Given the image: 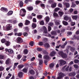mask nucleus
I'll return each mask as SVG.
<instances>
[{
  "instance_id": "1",
  "label": "nucleus",
  "mask_w": 79,
  "mask_h": 79,
  "mask_svg": "<svg viewBox=\"0 0 79 79\" xmlns=\"http://www.w3.org/2000/svg\"><path fill=\"white\" fill-rule=\"evenodd\" d=\"M5 26H3V28L4 30L6 31H10L12 29V24H8L6 26V29H4Z\"/></svg>"
},
{
  "instance_id": "2",
  "label": "nucleus",
  "mask_w": 79,
  "mask_h": 79,
  "mask_svg": "<svg viewBox=\"0 0 79 79\" xmlns=\"http://www.w3.org/2000/svg\"><path fill=\"white\" fill-rule=\"evenodd\" d=\"M26 10L24 9H22L20 11V15H21L22 17H24L26 15Z\"/></svg>"
},
{
  "instance_id": "3",
  "label": "nucleus",
  "mask_w": 79,
  "mask_h": 79,
  "mask_svg": "<svg viewBox=\"0 0 79 79\" xmlns=\"http://www.w3.org/2000/svg\"><path fill=\"white\" fill-rule=\"evenodd\" d=\"M58 75L59 76L57 77L56 79H61V78H63L64 76V74L62 72L59 73Z\"/></svg>"
},
{
  "instance_id": "4",
  "label": "nucleus",
  "mask_w": 79,
  "mask_h": 79,
  "mask_svg": "<svg viewBox=\"0 0 79 79\" xmlns=\"http://www.w3.org/2000/svg\"><path fill=\"white\" fill-rule=\"evenodd\" d=\"M16 41L17 43H18V44H21V43L23 42V39L21 37H19L17 38Z\"/></svg>"
},
{
  "instance_id": "5",
  "label": "nucleus",
  "mask_w": 79,
  "mask_h": 79,
  "mask_svg": "<svg viewBox=\"0 0 79 79\" xmlns=\"http://www.w3.org/2000/svg\"><path fill=\"white\" fill-rule=\"evenodd\" d=\"M59 61L60 65H64L66 64V62L62 60H59Z\"/></svg>"
},
{
  "instance_id": "6",
  "label": "nucleus",
  "mask_w": 79,
  "mask_h": 79,
  "mask_svg": "<svg viewBox=\"0 0 79 79\" xmlns=\"http://www.w3.org/2000/svg\"><path fill=\"white\" fill-rule=\"evenodd\" d=\"M11 59L8 58L6 61V64H10V63H11Z\"/></svg>"
},
{
  "instance_id": "7",
  "label": "nucleus",
  "mask_w": 79,
  "mask_h": 79,
  "mask_svg": "<svg viewBox=\"0 0 79 79\" xmlns=\"http://www.w3.org/2000/svg\"><path fill=\"white\" fill-rule=\"evenodd\" d=\"M1 11H3V12H5L6 11H8V9L7 8H5V7H2L1 8Z\"/></svg>"
},
{
  "instance_id": "8",
  "label": "nucleus",
  "mask_w": 79,
  "mask_h": 79,
  "mask_svg": "<svg viewBox=\"0 0 79 79\" xmlns=\"http://www.w3.org/2000/svg\"><path fill=\"white\" fill-rule=\"evenodd\" d=\"M72 40H79V36H77L76 35H74L72 39Z\"/></svg>"
},
{
  "instance_id": "9",
  "label": "nucleus",
  "mask_w": 79,
  "mask_h": 79,
  "mask_svg": "<svg viewBox=\"0 0 79 79\" xmlns=\"http://www.w3.org/2000/svg\"><path fill=\"white\" fill-rule=\"evenodd\" d=\"M69 76H76V73L74 72H73L69 73Z\"/></svg>"
},
{
  "instance_id": "10",
  "label": "nucleus",
  "mask_w": 79,
  "mask_h": 79,
  "mask_svg": "<svg viewBox=\"0 0 79 79\" xmlns=\"http://www.w3.org/2000/svg\"><path fill=\"white\" fill-rule=\"evenodd\" d=\"M55 54H56V52L52 51L50 53V55L51 56H53L55 55Z\"/></svg>"
},
{
  "instance_id": "11",
  "label": "nucleus",
  "mask_w": 79,
  "mask_h": 79,
  "mask_svg": "<svg viewBox=\"0 0 79 79\" xmlns=\"http://www.w3.org/2000/svg\"><path fill=\"white\" fill-rule=\"evenodd\" d=\"M10 44H11V43H10V41H7L5 43V45H6V46L8 47V46H10Z\"/></svg>"
},
{
  "instance_id": "12",
  "label": "nucleus",
  "mask_w": 79,
  "mask_h": 79,
  "mask_svg": "<svg viewBox=\"0 0 79 79\" xmlns=\"http://www.w3.org/2000/svg\"><path fill=\"white\" fill-rule=\"evenodd\" d=\"M23 74H24L22 72H20L18 74V76L19 77H23Z\"/></svg>"
},
{
  "instance_id": "13",
  "label": "nucleus",
  "mask_w": 79,
  "mask_h": 79,
  "mask_svg": "<svg viewBox=\"0 0 79 79\" xmlns=\"http://www.w3.org/2000/svg\"><path fill=\"white\" fill-rule=\"evenodd\" d=\"M29 73L31 74H32V75H34V74H35V71H34L33 70H30Z\"/></svg>"
},
{
  "instance_id": "14",
  "label": "nucleus",
  "mask_w": 79,
  "mask_h": 79,
  "mask_svg": "<svg viewBox=\"0 0 79 79\" xmlns=\"http://www.w3.org/2000/svg\"><path fill=\"white\" fill-rule=\"evenodd\" d=\"M44 46L46 48H49L50 47V45L48 43H45L44 45Z\"/></svg>"
},
{
  "instance_id": "15",
  "label": "nucleus",
  "mask_w": 79,
  "mask_h": 79,
  "mask_svg": "<svg viewBox=\"0 0 79 79\" xmlns=\"http://www.w3.org/2000/svg\"><path fill=\"white\" fill-rule=\"evenodd\" d=\"M27 9L28 11H32L33 10V7L32 6L27 7Z\"/></svg>"
},
{
  "instance_id": "16",
  "label": "nucleus",
  "mask_w": 79,
  "mask_h": 79,
  "mask_svg": "<svg viewBox=\"0 0 79 79\" xmlns=\"http://www.w3.org/2000/svg\"><path fill=\"white\" fill-rule=\"evenodd\" d=\"M62 23L64 24V26H67V25H68V22L65 21H63Z\"/></svg>"
},
{
  "instance_id": "17",
  "label": "nucleus",
  "mask_w": 79,
  "mask_h": 79,
  "mask_svg": "<svg viewBox=\"0 0 79 79\" xmlns=\"http://www.w3.org/2000/svg\"><path fill=\"white\" fill-rule=\"evenodd\" d=\"M8 52L9 53H10L11 54H12V53H13V50L11 49H8Z\"/></svg>"
},
{
  "instance_id": "18",
  "label": "nucleus",
  "mask_w": 79,
  "mask_h": 79,
  "mask_svg": "<svg viewBox=\"0 0 79 79\" xmlns=\"http://www.w3.org/2000/svg\"><path fill=\"white\" fill-rule=\"evenodd\" d=\"M30 24V21L28 20H26L25 22V25H29Z\"/></svg>"
},
{
  "instance_id": "19",
  "label": "nucleus",
  "mask_w": 79,
  "mask_h": 79,
  "mask_svg": "<svg viewBox=\"0 0 79 79\" xmlns=\"http://www.w3.org/2000/svg\"><path fill=\"white\" fill-rule=\"evenodd\" d=\"M45 20L48 23V22H49V21H50V18L49 17L47 16L45 17Z\"/></svg>"
},
{
  "instance_id": "20",
  "label": "nucleus",
  "mask_w": 79,
  "mask_h": 79,
  "mask_svg": "<svg viewBox=\"0 0 79 79\" xmlns=\"http://www.w3.org/2000/svg\"><path fill=\"white\" fill-rule=\"evenodd\" d=\"M51 34L53 35H56V32L55 31H52L51 32Z\"/></svg>"
},
{
  "instance_id": "21",
  "label": "nucleus",
  "mask_w": 79,
  "mask_h": 79,
  "mask_svg": "<svg viewBox=\"0 0 79 79\" xmlns=\"http://www.w3.org/2000/svg\"><path fill=\"white\" fill-rule=\"evenodd\" d=\"M64 20L65 21H68L69 19V18L67 16H66L64 18Z\"/></svg>"
},
{
  "instance_id": "22",
  "label": "nucleus",
  "mask_w": 79,
  "mask_h": 79,
  "mask_svg": "<svg viewBox=\"0 0 79 79\" xmlns=\"http://www.w3.org/2000/svg\"><path fill=\"white\" fill-rule=\"evenodd\" d=\"M37 26V25L35 23H32L31 26L33 27V28H35L36 27V26Z\"/></svg>"
},
{
  "instance_id": "23",
  "label": "nucleus",
  "mask_w": 79,
  "mask_h": 79,
  "mask_svg": "<svg viewBox=\"0 0 79 79\" xmlns=\"http://www.w3.org/2000/svg\"><path fill=\"white\" fill-rule=\"evenodd\" d=\"M44 58L45 60H48L50 57L48 55H45L44 56Z\"/></svg>"
},
{
  "instance_id": "24",
  "label": "nucleus",
  "mask_w": 79,
  "mask_h": 79,
  "mask_svg": "<svg viewBox=\"0 0 79 79\" xmlns=\"http://www.w3.org/2000/svg\"><path fill=\"white\" fill-rule=\"evenodd\" d=\"M67 44V42H65L64 44H63L61 46V48H64V47H65V46H66Z\"/></svg>"
},
{
  "instance_id": "25",
  "label": "nucleus",
  "mask_w": 79,
  "mask_h": 79,
  "mask_svg": "<svg viewBox=\"0 0 79 79\" xmlns=\"http://www.w3.org/2000/svg\"><path fill=\"white\" fill-rule=\"evenodd\" d=\"M62 57L63 58H67V55L66 54H64L63 53V55L62 56Z\"/></svg>"
},
{
  "instance_id": "26",
  "label": "nucleus",
  "mask_w": 79,
  "mask_h": 79,
  "mask_svg": "<svg viewBox=\"0 0 79 79\" xmlns=\"http://www.w3.org/2000/svg\"><path fill=\"white\" fill-rule=\"evenodd\" d=\"M64 5H65V6H66V7L67 8H69V7L70 6V5H69V3H64Z\"/></svg>"
},
{
  "instance_id": "27",
  "label": "nucleus",
  "mask_w": 79,
  "mask_h": 79,
  "mask_svg": "<svg viewBox=\"0 0 79 79\" xmlns=\"http://www.w3.org/2000/svg\"><path fill=\"white\" fill-rule=\"evenodd\" d=\"M63 53H64V52H63L62 51H59L58 52V54L59 55H60V56H63Z\"/></svg>"
},
{
  "instance_id": "28",
  "label": "nucleus",
  "mask_w": 79,
  "mask_h": 79,
  "mask_svg": "<svg viewBox=\"0 0 79 79\" xmlns=\"http://www.w3.org/2000/svg\"><path fill=\"white\" fill-rule=\"evenodd\" d=\"M13 11L11 10H10L8 13L7 15H11L13 14Z\"/></svg>"
},
{
  "instance_id": "29",
  "label": "nucleus",
  "mask_w": 79,
  "mask_h": 79,
  "mask_svg": "<svg viewBox=\"0 0 79 79\" xmlns=\"http://www.w3.org/2000/svg\"><path fill=\"white\" fill-rule=\"evenodd\" d=\"M24 67V65H23L20 64L18 66V68L19 69H21V68H23Z\"/></svg>"
},
{
  "instance_id": "30",
  "label": "nucleus",
  "mask_w": 79,
  "mask_h": 79,
  "mask_svg": "<svg viewBox=\"0 0 79 79\" xmlns=\"http://www.w3.org/2000/svg\"><path fill=\"white\" fill-rule=\"evenodd\" d=\"M58 13H59V15H60V17L62 16H63V14H64V13H63V12H61V11L59 12Z\"/></svg>"
},
{
  "instance_id": "31",
  "label": "nucleus",
  "mask_w": 79,
  "mask_h": 79,
  "mask_svg": "<svg viewBox=\"0 0 79 79\" xmlns=\"http://www.w3.org/2000/svg\"><path fill=\"white\" fill-rule=\"evenodd\" d=\"M37 18L41 19L42 18V15H38L37 16Z\"/></svg>"
},
{
  "instance_id": "32",
  "label": "nucleus",
  "mask_w": 79,
  "mask_h": 79,
  "mask_svg": "<svg viewBox=\"0 0 79 79\" xmlns=\"http://www.w3.org/2000/svg\"><path fill=\"white\" fill-rule=\"evenodd\" d=\"M70 50H71V52H75L76 50L75 48H73V47H71Z\"/></svg>"
},
{
  "instance_id": "33",
  "label": "nucleus",
  "mask_w": 79,
  "mask_h": 79,
  "mask_svg": "<svg viewBox=\"0 0 79 79\" xmlns=\"http://www.w3.org/2000/svg\"><path fill=\"white\" fill-rule=\"evenodd\" d=\"M40 5L41 7H42V8L43 9H44L45 8V4L44 3H41L40 4Z\"/></svg>"
},
{
  "instance_id": "34",
  "label": "nucleus",
  "mask_w": 79,
  "mask_h": 79,
  "mask_svg": "<svg viewBox=\"0 0 79 79\" xmlns=\"http://www.w3.org/2000/svg\"><path fill=\"white\" fill-rule=\"evenodd\" d=\"M56 6V3H55L54 4H52L51 6L52 8H55Z\"/></svg>"
},
{
  "instance_id": "35",
  "label": "nucleus",
  "mask_w": 79,
  "mask_h": 79,
  "mask_svg": "<svg viewBox=\"0 0 79 79\" xmlns=\"http://www.w3.org/2000/svg\"><path fill=\"white\" fill-rule=\"evenodd\" d=\"M4 69H5V68H4V67L2 66H0V71H2L4 70Z\"/></svg>"
},
{
  "instance_id": "36",
  "label": "nucleus",
  "mask_w": 79,
  "mask_h": 79,
  "mask_svg": "<svg viewBox=\"0 0 79 79\" xmlns=\"http://www.w3.org/2000/svg\"><path fill=\"white\" fill-rule=\"evenodd\" d=\"M79 60H78V59H75L74 60V63H75L76 64H77V63H79Z\"/></svg>"
},
{
  "instance_id": "37",
  "label": "nucleus",
  "mask_w": 79,
  "mask_h": 79,
  "mask_svg": "<svg viewBox=\"0 0 79 79\" xmlns=\"http://www.w3.org/2000/svg\"><path fill=\"white\" fill-rule=\"evenodd\" d=\"M14 35V33H13V32H11L10 33L7 34V35L8 36H11V35Z\"/></svg>"
},
{
  "instance_id": "38",
  "label": "nucleus",
  "mask_w": 79,
  "mask_h": 79,
  "mask_svg": "<svg viewBox=\"0 0 79 79\" xmlns=\"http://www.w3.org/2000/svg\"><path fill=\"white\" fill-rule=\"evenodd\" d=\"M1 42L2 43V44H3L4 43H5L6 41V40L5 39H2L1 40Z\"/></svg>"
},
{
  "instance_id": "39",
  "label": "nucleus",
  "mask_w": 79,
  "mask_h": 79,
  "mask_svg": "<svg viewBox=\"0 0 79 79\" xmlns=\"http://www.w3.org/2000/svg\"><path fill=\"white\" fill-rule=\"evenodd\" d=\"M72 18L74 19H77V15L72 16Z\"/></svg>"
},
{
  "instance_id": "40",
  "label": "nucleus",
  "mask_w": 79,
  "mask_h": 79,
  "mask_svg": "<svg viewBox=\"0 0 79 79\" xmlns=\"http://www.w3.org/2000/svg\"><path fill=\"white\" fill-rule=\"evenodd\" d=\"M30 45H31V46H32L33 45H34V42L31 41L29 43Z\"/></svg>"
},
{
  "instance_id": "41",
  "label": "nucleus",
  "mask_w": 79,
  "mask_h": 79,
  "mask_svg": "<svg viewBox=\"0 0 79 79\" xmlns=\"http://www.w3.org/2000/svg\"><path fill=\"white\" fill-rule=\"evenodd\" d=\"M37 50L39 52H42V48H37Z\"/></svg>"
},
{
  "instance_id": "42",
  "label": "nucleus",
  "mask_w": 79,
  "mask_h": 79,
  "mask_svg": "<svg viewBox=\"0 0 79 79\" xmlns=\"http://www.w3.org/2000/svg\"><path fill=\"white\" fill-rule=\"evenodd\" d=\"M19 4H20V7H22L23 6V2L21 1L20 2Z\"/></svg>"
},
{
  "instance_id": "43",
  "label": "nucleus",
  "mask_w": 79,
  "mask_h": 79,
  "mask_svg": "<svg viewBox=\"0 0 79 79\" xmlns=\"http://www.w3.org/2000/svg\"><path fill=\"white\" fill-rule=\"evenodd\" d=\"M40 25H44V22L43 21H41L40 23Z\"/></svg>"
},
{
  "instance_id": "44",
  "label": "nucleus",
  "mask_w": 79,
  "mask_h": 79,
  "mask_svg": "<svg viewBox=\"0 0 79 79\" xmlns=\"http://www.w3.org/2000/svg\"><path fill=\"white\" fill-rule=\"evenodd\" d=\"M53 16H54V17H56V16H58V14L56 12H54L53 14Z\"/></svg>"
},
{
  "instance_id": "45",
  "label": "nucleus",
  "mask_w": 79,
  "mask_h": 79,
  "mask_svg": "<svg viewBox=\"0 0 79 79\" xmlns=\"http://www.w3.org/2000/svg\"><path fill=\"white\" fill-rule=\"evenodd\" d=\"M24 52L25 54H27V53H28V50L26 49H24Z\"/></svg>"
},
{
  "instance_id": "46",
  "label": "nucleus",
  "mask_w": 79,
  "mask_h": 79,
  "mask_svg": "<svg viewBox=\"0 0 79 79\" xmlns=\"http://www.w3.org/2000/svg\"><path fill=\"white\" fill-rule=\"evenodd\" d=\"M42 3V2L39 0H37L35 2L36 4H39V3Z\"/></svg>"
},
{
  "instance_id": "47",
  "label": "nucleus",
  "mask_w": 79,
  "mask_h": 79,
  "mask_svg": "<svg viewBox=\"0 0 79 79\" xmlns=\"http://www.w3.org/2000/svg\"><path fill=\"white\" fill-rule=\"evenodd\" d=\"M59 10H60V8L58 7L56 8H55L54 11H55V12H56V11H59Z\"/></svg>"
},
{
  "instance_id": "48",
  "label": "nucleus",
  "mask_w": 79,
  "mask_h": 79,
  "mask_svg": "<svg viewBox=\"0 0 79 79\" xmlns=\"http://www.w3.org/2000/svg\"><path fill=\"white\" fill-rule=\"evenodd\" d=\"M54 66V64H51L50 65V68H53Z\"/></svg>"
},
{
  "instance_id": "49",
  "label": "nucleus",
  "mask_w": 79,
  "mask_h": 79,
  "mask_svg": "<svg viewBox=\"0 0 79 79\" xmlns=\"http://www.w3.org/2000/svg\"><path fill=\"white\" fill-rule=\"evenodd\" d=\"M48 31H49V32H50V31L52 30V27L50 26H48Z\"/></svg>"
},
{
  "instance_id": "50",
  "label": "nucleus",
  "mask_w": 79,
  "mask_h": 79,
  "mask_svg": "<svg viewBox=\"0 0 79 79\" xmlns=\"http://www.w3.org/2000/svg\"><path fill=\"white\" fill-rule=\"evenodd\" d=\"M21 57H22V55H20V54H19L18 56H17V58H18V59H20V58H21Z\"/></svg>"
},
{
  "instance_id": "51",
  "label": "nucleus",
  "mask_w": 79,
  "mask_h": 79,
  "mask_svg": "<svg viewBox=\"0 0 79 79\" xmlns=\"http://www.w3.org/2000/svg\"><path fill=\"white\" fill-rule=\"evenodd\" d=\"M39 65H41V64H42V63H43V61H42V60H39Z\"/></svg>"
},
{
  "instance_id": "52",
  "label": "nucleus",
  "mask_w": 79,
  "mask_h": 79,
  "mask_svg": "<svg viewBox=\"0 0 79 79\" xmlns=\"http://www.w3.org/2000/svg\"><path fill=\"white\" fill-rule=\"evenodd\" d=\"M13 21L12 19H9L7 21L8 23H12Z\"/></svg>"
},
{
  "instance_id": "53",
  "label": "nucleus",
  "mask_w": 79,
  "mask_h": 79,
  "mask_svg": "<svg viewBox=\"0 0 79 79\" xmlns=\"http://www.w3.org/2000/svg\"><path fill=\"white\" fill-rule=\"evenodd\" d=\"M55 24L56 26H58V25H60V23H59L57 21H56L55 22Z\"/></svg>"
},
{
  "instance_id": "54",
  "label": "nucleus",
  "mask_w": 79,
  "mask_h": 79,
  "mask_svg": "<svg viewBox=\"0 0 79 79\" xmlns=\"http://www.w3.org/2000/svg\"><path fill=\"white\" fill-rule=\"evenodd\" d=\"M72 28H71L70 27L68 26L67 29L68 30H69V31H71V30H72Z\"/></svg>"
},
{
  "instance_id": "55",
  "label": "nucleus",
  "mask_w": 79,
  "mask_h": 79,
  "mask_svg": "<svg viewBox=\"0 0 79 79\" xmlns=\"http://www.w3.org/2000/svg\"><path fill=\"white\" fill-rule=\"evenodd\" d=\"M28 34H27V33L25 32H24L23 33V35L25 37H27V36L28 35Z\"/></svg>"
},
{
  "instance_id": "56",
  "label": "nucleus",
  "mask_w": 79,
  "mask_h": 79,
  "mask_svg": "<svg viewBox=\"0 0 79 79\" xmlns=\"http://www.w3.org/2000/svg\"><path fill=\"white\" fill-rule=\"evenodd\" d=\"M73 33L71 31L68 32H67V34H68V35H71Z\"/></svg>"
},
{
  "instance_id": "57",
  "label": "nucleus",
  "mask_w": 79,
  "mask_h": 79,
  "mask_svg": "<svg viewBox=\"0 0 79 79\" xmlns=\"http://www.w3.org/2000/svg\"><path fill=\"white\" fill-rule=\"evenodd\" d=\"M27 69H23V71L24 72V73H27Z\"/></svg>"
},
{
  "instance_id": "58",
  "label": "nucleus",
  "mask_w": 79,
  "mask_h": 79,
  "mask_svg": "<svg viewBox=\"0 0 79 79\" xmlns=\"http://www.w3.org/2000/svg\"><path fill=\"white\" fill-rule=\"evenodd\" d=\"M58 6L60 8H62V4L60 3H59L58 4Z\"/></svg>"
},
{
  "instance_id": "59",
  "label": "nucleus",
  "mask_w": 79,
  "mask_h": 79,
  "mask_svg": "<svg viewBox=\"0 0 79 79\" xmlns=\"http://www.w3.org/2000/svg\"><path fill=\"white\" fill-rule=\"evenodd\" d=\"M73 66L75 68H78V66L77 64H75Z\"/></svg>"
},
{
  "instance_id": "60",
  "label": "nucleus",
  "mask_w": 79,
  "mask_h": 79,
  "mask_svg": "<svg viewBox=\"0 0 79 79\" xmlns=\"http://www.w3.org/2000/svg\"><path fill=\"white\" fill-rule=\"evenodd\" d=\"M44 53V54H46L47 55H48V52H47V51L44 50L43 52Z\"/></svg>"
},
{
  "instance_id": "61",
  "label": "nucleus",
  "mask_w": 79,
  "mask_h": 79,
  "mask_svg": "<svg viewBox=\"0 0 79 79\" xmlns=\"http://www.w3.org/2000/svg\"><path fill=\"white\" fill-rule=\"evenodd\" d=\"M17 22L18 21H17V20H15L13 21V22H12V23L13 24H16V23H17Z\"/></svg>"
},
{
  "instance_id": "62",
  "label": "nucleus",
  "mask_w": 79,
  "mask_h": 79,
  "mask_svg": "<svg viewBox=\"0 0 79 79\" xmlns=\"http://www.w3.org/2000/svg\"><path fill=\"white\" fill-rule=\"evenodd\" d=\"M35 59V57H33L31 59V61H33Z\"/></svg>"
},
{
  "instance_id": "63",
  "label": "nucleus",
  "mask_w": 79,
  "mask_h": 79,
  "mask_svg": "<svg viewBox=\"0 0 79 79\" xmlns=\"http://www.w3.org/2000/svg\"><path fill=\"white\" fill-rule=\"evenodd\" d=\"M38 56L39 58H42V55H41L40 54H39Z\"/></svg>"
},
{
  "instance_id": "64",
  "label": "nucleus",
  "mask_w": 79,
  "mask_h": 79,
  "mask_svg": "<svg viewBox=\"0 0 79 79\" xmlns=\"http://www.w3.org/2000/svg\"><path fill=\"white\" fill-rule=\"evenodd\" d=\"M18 64V63H16L14 64V66L15 67H16L17 65Z\"/></svg>"
}]
</instances>
